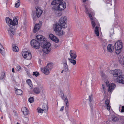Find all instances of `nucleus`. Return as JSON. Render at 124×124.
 Here are the masks:
<instances>
[{
	"label": "nucleus",
	"mask_w": 124,
	"mask_h": 124,
	"mask_svg": "<svg viewBox=\"0 0 124 124\" xmlns=\"http://www.w3.org/2000/svg\"><path fill=\"white\" fill-rule=\"evenodd\" d=\"M17 70L18 71L20 70L21 69V67L19 65L18 66L16 67Z\"/></svg>",
	"instance_id": "49"
},
{
	"label": "nucleus",
	"mask_w": 124,
	"mask_h": 124,
	"mask_svg": "<svg viewBox=\"0 0 124 124\" xmlns=\"http://www.w3.org/2000/svg\"><path fill=\"white\" fill-rule=\"evenodd\" d=\"M117 80L118 82L124 84V75H122L119 76L117 78Z\"/></svg>",
	"instance_id": "15"
},
{
	"label": "nucleus",
	"mask_w": 124,
	"mask_h": 124,
	"mask_svg": "<svg viewBox=\"0 0 124 124\" xmlns=\"http://www.w3.org/2000/svg\"><path fill=\"white\" fill-rule=\"evenodd\" d=\"M9 26L10 28L9 29V30H8V32L9 33H11L13 35L14 34V33H15L14 28L15 27L14 26H12L11 27L10 25H9Z\"/></svg>",
	"instance_id": "25"
},
{
	"label": "nucleus",
	"mask_w": 124,
	"mask_h": 124,
	"mask_svg": "<svg viewBox=\"0 0 124 124\" xmlns=\"http://www.w3.org/2000/svg\"><path fill=\"white\" fill-rule=\"evenodd\" d=\"M37 39V40L35 39H33L31 41L30 43L32 46L34 47L36 49H38L39 48L41 44L39 41Z\"/></svg>",
	"instance_id": "7"
},
{
	"label": "nucleus",
	"mask_w": 124,
	"mask_h": 124,
	"mask_svg": "<svg viewBox=\"0 0 124 124\" xmlns=\"http://www.w3.org/2000/svg\"><path fill=\"white\" fill-rule=\"evenodd\" d=\"M112 120L113 121L116 122L117 121L119 120V118L115 116H112Z\"/></svg>",
	"instance_id": "36"
},
{
	"label": "nucleus",
	"mask_w": 124,
	"mask_h": 124,
	"mask_svg": "<svg viewBox=\"0 0 124 124\" xmlns=\"http://www.w3.org/2000/svg\"><path fill=\"white\" fill-rule=\"evenodd\" d=\"M36 12L37 16L39 18L41 16L43 12V11L41 10L39 8L37 7L36 9Z\"/></svg>",
	"instance_id": "18"
},
{
	"label": "nucleus",
	"mask_w": 124,
	"mask_h": 124,
	"mask_svg": "<svg viewBox=\"0 0 124 124\" xmlns=\"http://www.w3.org/2000/svg\"><path fill=\"white\" fill-rule=\"evenodd\" d=\"M66 3L64 2L60 3L57 5H55L52 8V10L54 11L57 10H62L64 9L66 7Z\"/></svg>",
	"instance_id": "4"
},
{
	"label": "nucleus",
	"mask_w": 124,
	"mask_h": 124,
	"mask_svg": "<svg viewBox=\"0 0 124 124\" xmlns=\"http://www.w3.org/2000/svg\"><path fill=\"white\" fill-rule=\"evenodd\" d=\"M89 100L90 101L89 104L92 110L93 108V103L94 101L93 95L91 94L90 96H89Z\"/></svg>",
	"instance_id": "13"
},
{
	"label": "nucleus",
	"mask_w": 124,
	"mask_h": 124,
	"mask_svg": "<svg viewBox=\"0 0 124 124\" xmlns=\"http://www.w3.org/2000/svg\"><path fill=\"white\" fill-rule=\"evenodd\" d=\"M62 95V99L64 100L66 104V106L67 107H69V103L68 100V99L66 97H64V94L62 93L61 94Z\"/></svg>",
	"instance_id": "17"
},
{
	"label": "nucleus",
	"mask_w": 124,
	"mask_h": 124,
	"mask_svg": "<svg viewBox=\"0 0 124 124\" xmlns=\"http://www.w3.org/2000/svg\"><path fill=\"white\" fill-rule=\"evenodd\" d=\"M1 119H3V117L2 116L1 117Z\"/></svg>",
	"instance_id": "61"
},
{
	"label": "nucleus",
	"mask_w": 124,
	"mask_h": 124,
	"mask_svg": "<svg viewBox=\"0 0 124 124\" xmlns=\"http://www.w3.org/2000/svg\"><path fill=\"white\" fill-rule=\"evenodd\" d=\"M105 1L107 4H108L109 5L111 6L112 4L111 3V0H104Z\"/></svg>",
	"instance_id": "41"
},
{
	"label": "nucleus",
	"mask_w": 124,
	"mask_h": 124,
	"mask_svg": "<svg viewBox=\"0 0 124 124\" xmlns=\"http://www.w3.org/2000/svg\"><path fill=\"white\" fill-rule=\"evenodd\" d=\"M40 28L39 25V24H36L34 27L33 30V32L35 33L38 31Z\"/></svg>",
	"instance_id": "23"
},
{
	"label": "nucleus",
	"mask_w": 124,
	"mask_h": 124,
	"mask_svg": "<svg viewBox=\"0 0 124 124\" xmlns=\"http://www.w3.org/2000/svg\"><path fill=\"white\" fill-rule=\"evenodd\" d=\"M60 10H57L56 11H54L56 15L58 16H61L62 15V12L60 11Z\"/></svg>",
	"instance_id": "30"
},
{
	"label": "nucleus",
	"mask_w": 124,
	"mask_h": 124,
	"mask_svg": "<svg viewBox=\"0 0 124 124\" xmlns=\"http://www.w3.org/2000/svg\"><path fill=\"white\" fill-rule=\"evenodd\" d=\"M67 18L66 16H62L59 20L60 24L59 25L62 27L63 28H65L67 27L66 22Z\"/></svg>",
	"instance_id": "6"
},
{
	"label": "nucleus",
	"mask_w": 124,
	"mask_h": 124,
	"mask_svg": "<svg viewBox=\"0 0 124 124\" xmlns=\"http://www.w3.org/2000/svg\"><path fill=\"white\" fill-rule=\"evenodd\" d=\"M70 93H69V95H70Z\"/></svg>",
	"instance_id": "64"
},
{
	"label": "nucleus",
	"mask_w": 124,
	"mask_h": 124,
	"mask_svg": "<svg viewBox=\"0 0 124 124\" xmlns=\"http://www.w3.org/2000/svg\"><path fill=\"white\" fill-rule=\"evenodd\" d=\"M74 59L68 58V60L70 62L73 64V65L76 64V61Z\"/></svg>",
	"instance_id": "33"
},
{
	"label": "nucleus",
	"mask_w": 124,
	"mask_h": 124,
	"mask_svg": "<svg viewBox=\"0 0 124 124\" xmlns=\"http://www.w3.org/2000/svg\"><path fill=\"white\" fill-rule=\"evenodd\" d=\"M108 81L106 82V85L107 86H108V91L110 92H112L115 87L116 85L115 84L113 83L108 85Z\"/></svg>",
	"instance_id": "10"
},
{
	"label": "nucleus",
	"mask_w": 124,
	"mask_h": 124,
	"mask_svg": "<svg viewBox=\"0 0 124 124\" xmlns=\"http://www.w3.org/2000/svg\"><path fill=\"white\" fill-rule=\"evenodd\" d=\"M2 105H1V103L0 102V108L1 107Z\"/></svg>",
	"instance_id": "60"
},
{
	"label": "nucleus",
	"mask_w": 124,
	"mask_h": 124,
	"mask_svg": "<svg viewBox=\"0 0 124 124\" xmlns=\"http://www.w3.org/2000/svg\"><path fill=\"white\" fill-rule=\"evenodd\" d=\"M33 75L37 77L39 75V72L37 71H35L33 72Z\"/></svg>",
	"instance_id": "38"
},
{
	"label": "nucleus",
	"mask_w": 124,
	"mask_h": 124,
	"mask_svg": "<svg viewBox=\"0 0 124 124\" xmlns=\"http://www.w3.org/2000/svg\"><path fill=\"white\" fill-rule=\"evenodd\" d=\"M115 48H118L120 49H121L123 47L122 43L121 40L117 41L115 44Z\"/></svg>",
	"instance_id": "12"
},
{
	"label": "nucleus",
	"mask_w": 124,
	"mask_h": 124,
	"mask_svg": "<svg viewBox=\"0 0 124 124\" xmlns=\"http://www.w3.org/2000/svg\"><path fill=\"white\" fill-rule=\"evenodd\" d=\"M16 124H20L18 123H17Z\"/></svg>",
	"instance_id": "63"
},
{
	"label": "nucleus",
	"mask_w": 124,
	"mask_h": 124,
	"mask_svg": "<svg viewBox=\"0 0 124 124\" xmlns=\"http://www.w3.org/2000/svg\"><path fill=\"white\" fill-rule=\"evenodd\" d=\"M2 49H4V48L3 46L1 45V44L0 43V52L1 54L3 55L4 54L2 52Z\"/></svg>",
	"instance_id": "37"
},
{
	"label": "nucleus",
	"mask_w": 124,
	"mask_h": 124,
	"mask_svg": "<svg viewBox=\"0 0 124 124\" xmlns=\"http://www.w3.org/2000/svg\"><path fill=\"white\" fill-rule=\"evenodd\" d=\"M6 23L8 24L14 26L18 24V20L16 17H14L13 21L8 17H6L5 18Z\"/></svg>",
	"instance_id": "5"
},
{
	"label": "nucleus",
	"mask_w": 124,
	"mask_h": 124,
	"mask_svg": "<svg viewBox=\"0 0 124 124\" xmlns=\"http://www.w3.org/2000/svg\"><path fill=\"white\" fill-rule=\"evenodd\" d=\"M70 54L71 58L73 59H75L77 56L76 52L73 50H71L70 51Z\"/></svg>",
	"instance_id": "16"
},
{
	"label": "nucleus",
	"mask_w": 124,
	"mask_h": 124,
	"mask_svg": "<svg viewBox=\"0 0 124 124\" xmlns=\"http://www.w3.org/2000/svg\"><path fill=\"white\" fill-rule=\"evenodd\" d=\"M50 70L47 68H46V67L41 69V71L44 74L48 75L49 73Z\"/></svg>",
	"instance_id": "22"
},
{
	"label": "nucleus",
	"mask_w": 124,
	"mask_h": 124,
	"mask_svg": "<svg viewBox=\"0 0 124 124\" xmlns=\"http://www.w3.org/2000/svg\"><path fill=\"white\" fill-rule=\"evenodd\" d=\"M34 100V98L33 97H31L29 98L28 99L30 103L33 102Z\"/></svg>",
	"instance_id": "45"
},
{
	"label": "nucleus",
	"mask_w": 124,
	"mask_h": 124,
	"mask_svg": "<svg viewBox=\"0 0 124 124\" xmlns=\"http://www.w3.org/2000/svg\"><path fill=\"white\" fill-rule=\"evenodd\" d=\"M18 2L16 3L15 5V7L16 8H18L20 6V0H18L17 1Z\"/></svg>",
	"instance_id": "39"
},
{
	"label": "nucleus",
	"mask_w": 124,
	"mask_h": 124,
	"mask_svg": "<svg viewBox=\"0 0 124 124\" xmlns=\"http://www.w3.org/2000/svg\"><path fill=\"white\" fill-rule=\"evenodd\" d=\"M33 20L35 19H36V17L35 16H34V15L33 16Z\"/></svg>",
	"instance_id": "55"
},
{
	"label": "nucleus",
	"mask_w": 124,
	"mask_h": 124,
	"mask_svg": "<svg viewBox=\"0 0 124 124\" xmlns=\"http://www.w3.org/2000/svg\"><path fill=\"white\" fill-rule=\"evenodd\" d=\"M33 91L34 93L36 94H38L40 93V90L39 88L38 87H36L33 89Z\"/></svg>",
	"instance_id": "27"
},
{
	"label": "nucleus",
	"mask_w": 124,
	"mask_h": 124,
	"mask_svg": "<svg viewBox=\"0 0 124 124\" xmlns=\"http://www.w3.org/2000/svg\"><path fill=\"white\" fill-rule=\"evenodd\" d=\"M63 70H64V71L65 72H66L67 71H68L69 72L70 71V70L69 69L68 67H63Z\"/></svg>",
	"instance_id": "46"
},
{
	"label": "nucleus",
	"mask_w": 124,
	"mask_h": 124,
	"mask_svg": "<svg viewBox=\"0 0 124 124\" xmlns=\"http://www.w3.org/2000/svg\"><path fill=\"white\" fill-rule=\"evenodd\" d=\"M13 50L15 52H17L19 50L18 47L16 46L15 45H13Z\"/></svg>",
	"instance_id": "31"
},
{
	"label": "nucleus",
	"mask_w": 124,
	"mask_h": 124,
	"mask_svg": "<svg viewBox=\"0 0 124 124\" xmlns=\"http://www.w3.org/2000/svg\"><path fill=\"white\" fill-rule=\"evenodd\" d=\"M77 111H78L77 110H76L75 111V112H77Z\"/></svg>",
	"instance_id": "62"
},
{
	"label": "nucleus",
	"mask_w": 124,
	"mask_h": 124,
	"mask_svg": "<svg viewBox=\"0 0 124 124\" xmlns=\"http://www.w3.org/2000/svg\"><path fill=\"white\" fill-rule=\"evenodd\" d=\"M54 27H55L54 31L55 32L57 35L59 36H61L62 35H64L65 33L64 31L61 30L62 27L59 25V24L57 23L54 25Z\"/></svg>",
	"instance_id": "3"
},
{
	"label": "nucleus",
	"mask_w": 124,
	"mask_h": 124,
	"mask_svg": "<svg viewBox=\"0 0 124 124\" xmlns=\"http://www.w3.org/2000/svg\"><path fill=\"white\" fill-rule=\"evenodd\" d=\"M46 68H47L50 70H51L53 67V65L51 63L48 64L46 67Z\"/></svg>",
	"instance_id": "29"
},
{
	"label": "nucleus",
	"mask_w": 124,
	"mask_h": 124,
	"mask_svg": "<svg viewBox=\"0 0 124 124\" xmlns=\"http://www.w3.org/2000/svg\"><path fill=\"white\" fill-rule=\"evenodd\" d=\"M63 0H54L51 2V4L52 5H57L60 3H62Z\"/></svg>",
	"instance_id": "19"
},
{
	"label": "nucleus",
	"mask_w": 124,
	"mask_h": 124,
	"mask_svg": "<svg viewBox=\"0 0 124 124\" xmlns=\"http://www.w3.org/2000/svg\"><path fill=\"white\" fill-rule=\"evenodd\" d=\"M102 87H103V88L104 90V91L105 90V86H104V84H102Z\"/></svg>",
	"instance_id": "56"
},
{
	"label": "nucleus",
	"mask_w": 124,
	"mask_h": 124,
	"mask_svg": "<svg viewBox=\"0 0 124 124\" xmlns=\"http://www.w3.org/2000/svg\"><path fill=\"white\" fill-rule=\"evenodd\" d=\"M5 73L4 72H2L1 74V76L0 77V79H3L4 78Z\"/></svg>",
	"instance_id": "40"
},
{
	"label": "nucleus",
	"mask_w": 124,
	"mask_h": 124,
	"mask_svg": "<svg viewBox=\"0 0 124 124\" xmlns=\"http://www.w3.org/2000/svg\"><path fill=\"white\" fill-rule=\"evenodd\" d=\"M102 46L104 48L106 47L107 45V42L106 41H103L102 42Z\"/></svg>",
	"instance_id": "44"
},
{
	"label": "nucleus",
	"mask_w": 124,
	"mask_h": 124,
	"mask_svg": "<svg viewBox=\"0 0 124 124\" xmlns=\"http://www.w3.org/2000/svg\"><path fill=\"white\" fill-rule=\"evenodd\" d=\"M113 25L115 27H117L118 26V23L117 21H115L114 23L113 24Z\"/></svg>",
	"instance_id": "48"
},
{
	"label": "nucleus",
	"mask_w": 124,
	"mask_h": 124,
	"mask_svg": "<svg viewBox=\"0 0 124 124\" xmlns=\"http://www.w3.org/2000/svg\"><path fill=\"white\" fill-rule=\"evenodd\" d=\"M68 107H67V108L66 107H65L66 111H68L69 109H68Z\"/></svg>",
	"instance_id": "54"
},
{
	"label": "nucleus",
	"mask_w": 124,
	"mask_h": 124,
	"mask_svg": "<svg viewBox=\"0 0 124 124\" xmlns=\"http://www.w3.org/2000/svg\"><path fill=\"white\" fill-rule=\"evenodd\" d=\"M115 53L117 54H119L121 51V49H118V48H115Z\"/></svg>",
	"instance_id": "35"
},
{
	"label": "nucleus",
	"mask_w": 124,
	"mask_h": 124,
	"mask_svg": "<svg viewBox=\"0 0 124 124\" xmlns=\"http://www.w3.org/2000/svg\"><path fill=\"white\" fill-rule=\"evenodd\" d=\"M62 63L63 64V67H68V65L67 63V61L65 59H63L62 60Z\"/></svg>",
	"instance_id": "32"
},
{
	"label": "nucleus",
	"mask_w": 124,
	"mask_h": 124,
	"mask_svg": "<svg viewBox=\"0 0 124 124\" xmlns=\"http://www.w3.org/2000/svg\"><path fill=\"white\" fill-rule=\"evenodd\" d=\"M64 107L63 106L62 107L60 110V111H62L64 109Z\"/></svg>",
	"instance_id": "52"
},
{
	"label": "nucleus",
	"mask_w": 124,
	"mask_h": 124,
	"mask_svg": "<svg viewBox=\"0 0 124 124\" xmlns=\"http://www.w3.org/2000/svg\"><path fill=\"white\" fill-rule=\"evenodd\" d=\"M12 72H15L14 69V68H12Z\"/></svg>",
	"instance_id": "57"
},
{
	"label": "nucleus",
	"mask_w": 124,
	"mask_h": 124,
	"mask_svg": "<svg viewBox=\"0 0 124 124\" xmlns=\"http://www.w3.org/2000/svg\"><path fill=\"white\" fill-rule=\"evenodd\" d=\"M114 46L112 45L109 44L107 46V50L109 52H112L114 50Z\"/></svg>",
	"instance_id": "20"
},
{
	"label": "nucleus",
	"mask_w": 124,
	"mask_h": 124,
	"mask_svg": "<svg viewBox=\"0 0 124 124\" xmlns=\"http://www.w3.org/2000/svg\"><path fill=\"white\" fill-rule=\"evenodd\" d=\"M105 103L107 106V109L108 110H110V101L108 99H106L105 101Z\"/></svg>",
	"instance_id": "24"
},
{
	"label": "nucleus",
	"mask_w": 124,
	"mask_h": 124,
	"mask_svg": "<svg viewBox=\"0 0 124 124\" xmlns=\"http://www.w3.org/2000/svg\"><path fill=\"white\" fill-rule=\"evenodd\" d=\"M28 85L30 87H32V86L31 80L30 79H28L26 81Z\"/></svg>",
	"instance_id": "34"
},
{
	"label": "nucleus",
	"mask_w": 124,
	"mask_h": 124,
	"mask_svg": "<svg viewBox=\"0 0 124 124\" xmlns=\"http://www.w3.org/2000/svg\"><path fill=\"white\" fill-rule=\"evenodd\" d=\"M84 6H85V12L86 14L89 17L91 21V24L92 27L93 28H95V23H96L95 22V21L96 20L94 18H93L92 16L94 15V13L93 11L91 8L88 7L86 5L84 4Z\"/></svg>",
	"instance_id": "2"
},
{
	"label": "nucleus",
	"mask_w": 124,
	"mask_h": 124,
	"mask_svg": "<svg viewBox=\"0 0 124 124\" xmlns=\"http://www.w3.org/2000/svg\"><path fill=\"white\" fill-rule=\"evenodd\" d=\"M114 31L113 29H111V31H110V35L109 36L110 37H111L112 35H113L114 34Z\"/></svg>",
	"instance_id": "47"
},
{
	"label": "nucleus",
	"mask_w": 124,
	"mask_h": 124,
	"mask_svg": "<svg viewBox=\"0 0 124 124\" xmlns=\"http://www.w3.org/2000/svg\"><path fill=\"white\" fill-rule=\"evenodd\" d=\"M121 112H124V106H123L122 107V109L121 111Z\"/></svg>",
	"instance_id": "51"
},
{
	"label": "nucleus",
	"mask_w": 124,
	"mask_h": 124,
	"mask_svg": "<svg viewBox=\"0 0 124 124\" xmlns=\"http://www.w3.org/2000/svg\"><path fill=\"white\" fill-rule=\"evenodd\" d=\"M22 111L25 115H26L28 114V109L26 107H23L22 109Z\"/></svg>",
	"instance_id": "21"
},
{
	"label": "nucleus",
	"mask_w": 124,
	"mask_h": 124,
	"mask_svg": "<svg viewBox=\"0 0 124 124\" xmlns=\"http://www.w3.org/2000/svg\"><path fill=\"white\" fill-rule=\"evenodd\" d=\"M124 56L123 54L120 55L118 57L119 59H120L121 58H124Z\"/></svg>",
	"instance_id": "50"
},
{
	"label": "nucleus",
	"mask_w": 124,
	"mask_h": 124,
	"mask_svg": "<svg viewBox=\"0 0 124 124\" xmlns=\"http://www.w3.org/2000/svg\"><path fill=\"white\" fill-rule=\"evenodd\" d=\"M36 39L39 41L41 46H43L44 52L46 54L49 53L50 51L51 44L49 42H46L45 38L42 35H37Z\"/></svg>",
	"instance_id": "1"
},
{
	"label": "nucleus",
	"mask_w": 124,
	"mask_h": 124,
	"mask_svg": "<svg viewBox=\"0 0 124 124\" xmlns=\"http://www.w3.org/2000/svg\"><path fill=\"white\" fill-rule=\"evenodd\" d=\"M87 0H83V2H85Z\"/></svg>",
	"instance_id": "58"
},
{
	"label": "nucleus",
	"mask_w": 124,
	"mask_h": 124,
	"mask_svg": "<svg viewBox=\"0 0 124 124\" xmlns=\"http://www.w3.org/2000/svg\"><path fill=\"white\" fill-rule=\"evenodd\" d=\"M110 73L113 75L114 77H117L121 76L122 74V72L121 70L116 69L114 70H111L110 71Z\"/></svg>",
	"instance_id": "8"
},
{
	"label": "nucleus",
	"mask_w": 124,
	"mask_h": 124,
	"mask_svg": "<svg viewBox=\"0 0 124 124\" xmlns=\"http://www.w3.org/2000/svg\"><path fill=\"white\" fill-rule=\"evenodd\" d=\"M22 54L23 57L27 60H30L31 58V55L30 52H24L22 53Z\"/></svg>",
	"instance_id": "9"
},
{
	"label": "nucleus",
	"mask_w": 124,
	"mask_h": 124,
	"mask_svg": "<svg viewBox=\"0 0 124 124\" xmlns=\"http://www.w3.org/2000/svg\"><path fill=\"white\" fill-rule=\"evenodd\" d=\"M42 109L44 110H46L47 111L48 108L46 104L45 103H43L42 105Z\"/></svg>",
	"instance_id": "28"
},
{
	"label": "nucleus",
	"mask_w": 124,
	"mask_h": 124,
	"mask_svg": "<svg viewBox=\"0 0 124 124\" xmlns=\"http://www.w3.org/2000/svg\"><path fill=\"white\" fill-rule=\"evenodd\" d=\"M23 92V91L22 90L17 89H16L15 91L16 94L18 95H22Z\"/></svg>",
	"instance_id": "26"
},
{
	"label": "nucleus",
	"mask_w": 124,
	"mask_h": 124,
	"mask_svg": "<svg viewBox=\"0 0 124 124\" xmlns=\"http://www.w3.org/2000/svg\"><path fill=\"white\" fill-rule=\"evenodd\" d=\"M95 22L96 23H95V26L96 27L95 29L94 32L95 35L97 36H98L99 35V28L100 26V25L97 21L95 20Z\"/></svg>",
	"instance_id": "11"
},
{
	"label": "nucleus",
	"mask_w": 124,
	"mask_h": 124,
	"mask_svg": "<svg viewBox=\"0 0 124 124\" xmlns=\"http://www.w3.org/2000/svg\"><path fill=\"white\" fill-rule=\"evenodd\" d=\"M49 37L50 39L56 43L58 42L59 40L56 36L51 34H50Z\"/></svg>",
	"instance_id": "14"
},
{
	"label": "nucleus",
	"mask_w": 124,
	"mask_h": 124,
	"mask_svg": "<svg viewBox=\"0 0 124 124\" xmlns=\"http://www.w3.org/2000/svg\"><path fill=\"white\" fill-rule=\"evenodd\" d=\"M37 109L38 111V112L40 113H43V111H44L43 109L42 108L41 109L40 108H38Z\"/></svg>",
	"instance_id": "43"
},
{
	"label": "nucleus",
	"mask_w": 124,
	"mask_h": 124,
	"mask_svg": "<svg viewBox=\"0 0 124 124\" xmlns=\"http://www.w3.org/2000/svg\"><path fill=\"white\" fill-rule=\"evenodd\" d=\"M119 62L122 65H124V58H121L119 59Z\"/></svg>",
	"instance_id": "42"
},
{
	"label": "nucleus",
	"mask_w": 124,
	"mask_h": 124,
	"mask_svg": "<svg viewBox=\"0 0 124 124\" xmlns=\"http://www.w3.org/2000/svg\"><path fill=\"white\" fill-rule=\"evenodd\" d=\"M64 71V70H62L61 71V73H63V71Z\"/></svg>",
	"instance_id": "59"
},
{
	"label": "nucleus",
	"mask_w": 124,
	"mask_h": 124,
	"mask_svg": "<svg viewBox=\"0 0 124 124\" xmlns=\"http://www.w3.org/2000/svg\"><path fill=\"white\" fill-rule=\"evenodd\" d=\"M66 113L67 115V116L68 117L69 116V111H66Z\"/></svg>",
	"instance_id": "53"
}]
</instances>
